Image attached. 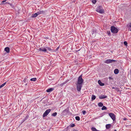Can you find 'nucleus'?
<instances>
[{
  "mask_svg": "<svg viewBox=\"0 0 131 131\" xmlns=\"http://www.w3.org/2000/svg\"><path fill=\"white\" fill-rule=\"evenodd\" d=\"M82 75H81L78 78V82L77 84V88L78 91L80 92L82 87V84L83 80L82 78Z\"/></svg>",
  "mask_w": 131,
  "mask_h": 131,
  "instance_id": "1",
  "label": "nucleus"
},
{
  "mask_svg": "<svg viewBox=\"0 0 131 131\" xmlns=\"http://www.w3.org/2000/svg\"><path fill=\"white\" fill-rule=\"evenodd\" d=\"M96 10L97 12L100 13H103L104 12V10L103 9L102 7L100 6L97 7Z\"/></svg>",
  "mask_w": 131,
  "mask_h": 131,
  "instance_id": "2",
  "label": "nucleus"
},
{
  "mask_svg": "<svg viewBox=\"0 0 131 131\" xmlns=\"http://www.w3.org/2000/svg\"><path fill=\"white\" fill-rule=\"evenodd\" d=\"M51 110L50 109H48L45 112L43 113V117H45V116H47L48 114L50 112Z\"/></svg>",
  "mask_w": 131,
  "mask_h": 131,
  "instance_id": "3",
  "label": "nucleus"
},
{
  "mask_svg": "<svg viewBox=\"0 0 131 131\" xmlns=\"http://www.w3.org/2000/svg\"><path fill=\"white\" fill-rule=\"evenodd\" d=\"M38 50L40 51H42L46 53L47 52V49L45 48H39Z\"/></svg>",
  "mask_w": 131,
  "mask_h": 131,
  "instance_id": "4",
  "label": "nucleus"
},
{
  "mask_svg": "<svg viewBox=\"0 0 131 131\" xmlns=\"http://www.w3.org/2000/svg\"><path fill=\"white\" fill-rule=\"evenodd\" d=\"M115 60H111V59H108L106 61H105L104 63H110L112 62H114Z\"/></svg>",
  "mask_w": 131,
  "mask_h": 131,
  "instance_id": "5",
  "label": "nucleus"
},
{
  "mask_svg": "<svg viewBox=\"0 0 131 131\" xmlns=\"http://www.w3.org/2000/svg\"><path fill=\"white\" fill-rule=\"evenodd\" d=\"M109 116H110V117L111 118L113 119L114 121H115V115L114 114L110 113L109 114Z\"/></svg>",
  "mask_w": 131,
  "mask_h": 131,
  "instance_id": "6",
  "label": "nucleus"
},
{
  "mask_svg": "<svg viewBox=\"0 0 131 131\" xmlns=\"http://www.w3.org/2000/svg\"><path fill=\"white\" fill-rule=\"evenodd\" d=\"M45 11L40 10L39 11L37 12V13L38 15L41 14H45Z\"/></svg>",
  "mask_w": 131,
  "mask_h": 131,
  "instance_id": "7",
  "label": "nucleus"
},
{
  "mask_svg": "<svg viewBox=\"0 0 131 131\" xmlns=\"http://www.w3.org/2000/svg\"><path fill=\"white\" fill-rule=\"evenodd\" d=\"M4 50L7 53H9L10 51L9 48L8 47H6L5 48Z\"/></svg>",
  "mask_w": 131,
  "mask_h": 131,
  "instance_id": "8",
  "label": "nucleus"
},
{
  "mask_svg": "<svg viewBox=\"0 0 131 131\" xmlns=\"http://www.w3.org/2000/svg\"><path fill=\"white\" fill-rule=\"evenodd\" d=\"M107 97V96L104 95H101L99 96V98L100 99H103Z\"/></svg>",
  "mask_w": 131,
  "mask_h": 131,
  "instance_id": "9",
  "label": "nucleus"
},
{
  "mask_svg": "<svg viewBox=\"0 0 131 131\" xmlns=\"http://www.w3.org/2000/svg\"><path fill=\"white\" fill-rule=\"evenodd\" d=\"M111 126V124H107L105 126L106 128V129H109Z\"/></svg>",
  "mask_w": 131,
  "mask_h": 131,
  "instance_id": "10",
  "label": "nucleus"
},
{
  "mask_svg": "<svg viewBox=\"0 0 131 131\" xmlns=\"http://www.w3.org/2000/svg\"><path fill=\"white\" fill-rule=\"evenodd\" d=\"M111 31L112 32H115V27L114 26L111 27Z\"/></svg>",
  "mask_w": 131,
  "mask_h": 131,
  "instance_id": "11",
  "label": "nucleus"
},
{
  "mask_svg": "<svg viewBox=\"0 0 131 131\" xmlns=\"http://www.w3.org/2000/svg\"><path fill=\"white\" fill-rule=\"evenodd\" d=\"M54 90V89L53 88H50L47 89L46 90V91L47 92H49L53 91Z\"/></svg>",
  "mask_w": 131,
  "mask_h": 131,
  "instance_id": "12",
  "label": "nucleus"
},
{
  "mask_svg": "<svg viewBox=\"0 0 131 131\" xmlns=\"http://www.w3.org/2000/svg\"><path fill=\"white\" fill-rule=\"evenodd\" d=\"M98 83L100 84V86H103L104 85V84L102 83V82L100 80H99L98 81Z\"/></svg>",
  "mask_w": 131,
  "mask_h": 131,
  "instance_id": "13",
  "label": "nucleus"
},
{
  "mask_svg": "<svg viewBox=\"0 0 131 131\" xmlns=\"http://www.w3.org/2000/svg\"><path fill=\"white\" fill-rule=\"evenodd\" d=\"M38 14L37 13H36L32 15V17H36L38 16Z\"/></svg>",
  "mask_w": 131,
  "mask_h": 131,
  "instance_id": "14",
  "label": "nucleus"
},
{
  "mask_svg": "<svg viewBox=\"0 0 131 131\" xmlns=\"http://www.w3.org/2000/svg\"><path fill=\"white\" fill-rule=\"evenodd\" d=\"M119 70L117 69H115V74H117L119 73Z\"/></svg>",
  "mask_w": 131,
  "mask_h": 131,
  "instance_id": "15",
  "label": "nucleus"
},
{
  "mask_svg": "<svg viewBox=\"0 0 131 131\" xmlns=\"http://www.w3.org/2000/svg\"><path fill=\"white\" fill-rule=\"evenodd\" d=\"M98 106L99 107H102L103 106V104L101 102H100L98 104Z\"/></svg>",
  "mask_w": 131,
  "mask_h": 131,
  "instance_id": "16",
  "label": "nucleus"
},
{
  "mask_svg": "<svg viewBox=\"0 0 131 131\" xmlns=\"http://www.w3.org/2000/svg\"><path fill=\"white\" fill-rule=\"evenodd\" d=\"M6 82H5L4 83H3V84H2L1 85H0V89L1 88H2V87H3V86H4L6 84Z\"/></svg>",
  "mask_w": 131,
  "mask_h": 131,
  "instance_id": "17",
  "label": "nucleus"
},
{
  "mask_svg": "<svg viewBox=\"0 0 131 131\" xmlns=\"http://www.w3.org/2000/svg\"><path fill=\"white\" fill-rule=\"evenodd\" d=\"M91 129L93 131H99L95 128L93 127Z\"/></svg>",
  "mask_w": 131,
  "mask_h": 131,
  "instance_id": "18",
  "label": "nucleus"
},
{
  "mask_svg": "<svg viewBox=\"0 0 131 131\" xmlns=\"http://www.w3.org/2000/svg\"><path fill=\"white\" fill-rule=\"evenodd\" d=\"M37 79L36 78H33L30 79V80L31 81H35Z\"/></svg>",
  "mask_w": 131,
  "mask_h": 131,
  "instance_id": "19",
  "label": "nucleus"
},
{
  "mask_svg": "<svg viewBox=\"0 0 131 131\" xmlns=\"http://www.w3.org/2000/svg\"><path fill=\"white\" fill-rule=\"evenodd\" d=\"M75 119L78 121L80 120V118L79 116H77L75 117Z\"/></svg>",
  "mask_w": 131,
  "mask_h": 131,
  "instance_id": "20",
  "label": "nucleus"
},
{
  "mask_svg": "<svg viewBox=\"0 0 131 131\" xmlns=\"http://www.w3.org/2000/svg\"><path fill=\"white\" fill-rule=\"evenodd\" d=\"M107 109V108L105 106H103V107H102V108H101V109L102 110H106Z\"/></svg>",
  "mask_w": 131,
  "mask_h": 131,
  "instance_id": "21",
  "label": "nucleus"
},
{
  "mask_svg": "<svg viewBox=\"0 0 131 131\" xmlns=\"http://www.w3.org/2000/svg\"><path fill=\"white\" fill-rule=\"evenodd\" d=\"M57 114V112H55L52 114L51 115L54 116H56Z\"/></svg>",
  "mask_w": 131,
  "mask_h": 131,
  "instance_id": "22",
  "label": "nucleus"
},
{
  "mask_svg": "<svg viewBox=\"0 0 131 131\" xmlns=\"http://www.w3.org/2000/svg\"><path fill=\"white\" fill-rule=\"evenodd\" d=\"M96 98V96L95 95H93L92 97V100H94Z\"/></svg>",
  "mask_w": 131,
  "mask_h": 131,
  "instance_id": "23",
  "label": "nucleus"
},
{
  "mask_svg": "<svg viewBox=\"0 0 131 131\" xmlns=\"http://www.w3.org/2000/svg\"><path fill=\"white\" fill-rule=\"evenodd\" d=\"M75 124H70L69 126L71 127H73L75 126Z\"/></svg>",
  "mask_w": 131,
  "mask_h": 131,
  "instance_id": "24",
  "label": "nucleus"
},
{
  "mask_svg": "<svg viewBox=\"0 0 131 131\" xmlns=\"http://www.w3.org/2000/svg\"><path fill=\"white\" fill-rule=\"evenodd\" d=\"M118 29H117L116 27H115V33H117L118 31Z\"/></svg>",
  "mask_w": 131,
  "mask_h": 131,
  "instance_id": "25",
  "label": "nucleus"
},
{
  "mask_svg": "<svg viewBox=\"0 0 131 131\" xmlns=\"http://www.w3.org/2000/svg\"><path fill=\"white\" fill-rule=\"evenodd\" d=\"M96 0H93L92 1V2L94 4H95L96 3Z\"/></svg>",
  "mask_w": 131,
  "mask_h": 131,
  "instance_id": "26",
  "label": "nucleus"
},
{
  "mask_svg": "<svg viewBox=\"0 0 131 131\" xmlns=\"http://www.w3.org/2000/svg\"><path fill=\"white\" fill-rule=\"evenodd\" d=\"M46 48L49 51H51V48L49 47H46Z\"/></svg>",
  "mask_w": 131,
  "mask_h": 131,
  "instance_id": "27",
  "label": "nucleus"
},
{
  "mask_svg": "<svg viewBox=\"0 0 131 131\" xmlns=\"http://www.w3.org/2000/svg\"><path fill=\"white\" fill-rule=\"evenodd\" d=\"M124 45H125V46L127 45V42L126 41H124Z\"/></svg>",
  "mask_w": 131,
  "mask_h": 131,
  "instance_id": "28",
  "label": "nucleus"
},
{
  "mask_svg": "<svg viewBox=\"0 0 131 131\" xmlns=\"http://www.w3.org/2000/svg\"><path fill=\"white\" fill-rule=\"evenodd\" d=\"M82 113H83V115L85 114V113H86V111H82Z\"/></svg>",
  "mask_w": 131,
  "mask_h": 131,
  "instance_id": "29",
  "label": "nucleus"
},
{
  "mask_svg": "<svg viewBox=\"0 0 131 131\" xmlns=\"http://www.w3.org/2000/svg\"><path fill=\"white\" fill-rule=\"evenodd\" d=\"M107 34H108V35H109L110 34V31H107Z\"/></svg>",
  "mask_w": 131,
  "mask_h": 131,
  "instance_id": "30",
  "label": "nucleus"
},
{
  "mask_svg": "<svg viewBox=\"0 0 131 131\" xmlns=\"http://www.w3.org/2000/svg\"><path fill=\"white\" fill-rule=\"evenodd\" d=\"M6 3H7V4H9L11 6H12V4H10V3H7V2H6Z\"/></svg>",
  "mask_w": 131,
  "mask_h": 131,
  "instance_id": "31",
  "label": "nucleus"
},
{
  "mask_svg": "<svg viewBox=\"0 0 131 131\" xmlns=\"http://www.w3.org/2000/svg\"><path fill=\"white\" fill-rule=\"evenodd\" d=\"M123 120H127V118H126V117H125L124 118H123Z\"/></svg>",
  "mask_w": 131,
  "mask_h": 131,
  "instance_id": "32",
  "label": "nucleus"
},
{
  "mask_svg": "<svg viewBox=\"0 0 131 131\" xmlns=\"http://www.w3.org/2000/svg\"><path fill=\"white\" fill-rule=\"evenodd\" d=\"M6 0H4L2 2V3H4L6 2Z\"/></svg>",
  "mask_w": 131,
  "mask_h": 131,
  "instance_id": "33",
  "label": "nucleus"
},
{
  "mask_svg": "<svg viewBox=\"0 0 131 131\" xmlns=\"http://www.w3.org/2000/svg\"><path fill=\"white\" fill-rule=\"evenodd\" d=\"M129 27L131 28V23H130V24L129 25Z\"/></svg>",
  "mask_w": 131,
  "mask_h": 131,
  "instance_id": "34",
  "label": "nucleus"
},
{
  "mask_svg": "<svg viewBox=\"0 0 131 131\" xmlns=\"http://www.w3.org/2000/svg\"><path fill=\"white\" fill-rule=\"evenodd\" d=\"M59 48V47H57V48L56 49L57 50H58Z\"/></svg>",
  "mask_w": 131,
  "mask_h": 131,
  "instance_id": "35",
  "label": "nucleus"
},
{
  "mask_svg": "<svg viewBox=\"0 0 131 131\" xmlns=\"http://www.w3.org/2000/svg\"><path fill=\"white\" fill-rule=\"evenodd\" d=\"M129 29V30H130V31H131V28H130V29Z\"/></svg>",
  "mask_w": 131,
  "mask_h": 131,
  "instance_id": "36",
  "label": "nucleus"
},
{
  "mask_svg": "<svg viewBox=\"0 0 131 131\" xmlns=\"http://www.w3.org/2000/svg\"><path fill=\"white\" fill-rule=\"evenodd\" d=\"M109 78L110 79H111V77H109Z\"/></svg>",
  "mask_w": 131,
  "mask_h": 131,
  "instance_id": "37",
  "label": "nucleus"
},
{
  "mask_svg": "<svg viewBox=\"0 0 131 131\" xmlns=\"http://www.w3.org/2000/svg\"><path fill=\"white\" fill-rule=\"evenodd\" d=\"M115 63L116 62V60H115Z\"/></svg>",
  "mask_w": 131,
  "mask_h": 131,
  "instance_id": "38",
  "label": "nucleus"
},
{
  "mask_svg": "<svg viewBox=\"0 0 131 131\" xmlns=\"http://www.w3.org/2000/svg\"><path fill=\"white\" fill-rule=\"evenodd\" d=\"M114 73H115V70L114 71Z\"/></svg>",
  "mask_w": 131,
  "mask_h": 131,
  "instance_id": "39",
  "label": "nucleus"
},
{
  "mask_svg": "<svg viewBox=\"0 0 131 131\" xmlns=\"http://www.w3.org/2000/svg\"><path fill=\"white\" fill-rule=\"evenodd\" d=\"M115 131H116V130H115Z\"/></svg>",
  "mask_w": 131,
  "mask_h": 131,
  "instance_id": "40",
  "label": "nucleus"
},
{
  "mask_svg": "<svg viewBox=\"0 0 131 131\" xmlns=\"http://www.w3.org/2000/svg\"><path fill=\"white\" fill-rule=\"evenodd\" d=\"M114 131H115V130H114Z\"/></svg>",
  "mask_w": 131,
  "mask_h": 131,
  "instance_id": "41",
  "label": "nucleus"
}]
</instances>
